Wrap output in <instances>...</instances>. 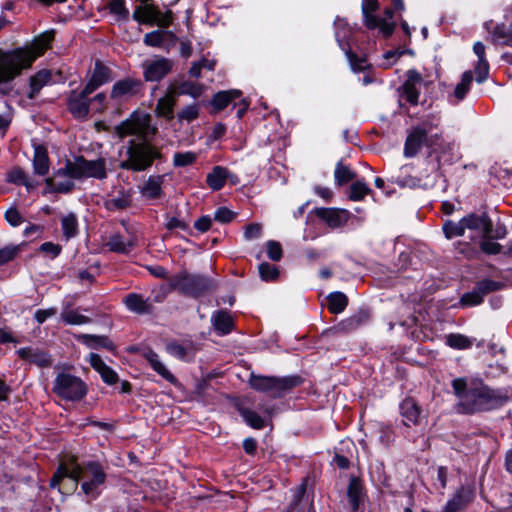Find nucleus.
<instances>
[{
	"mask_svg": "<svg viewBox=\"0 0 512 512\" xmlns=\"http://www.w3.org/2000/svg\"><path fill=\"white\" fill-rule=\"evenodd\" d=\"M475 339L459 333H450V348L464 350L472 347Z\"/></svg>",
	"mask_w": 512,
	"mask_h": 512,
	"instance_id": "obj_46",
	"label": "nucleus"
},
{
	"mask_svg": "<svg viewBox=\"0 0 512 512\" xmlns=\"http://www.w3.org/2000/svg\"><path fill=\"white\" fill-rule=\"evenodd\" d=\"M473 491L470 487H461L450 500V512H455L466 506L472 499Z\"/></svg>",
	"mask_w": 512,
	"mask_h": 512,
	"instance_id": "obj_39",
	"label": "nucleus"
},
{
	"mask_svg": "<svg viewBox=\"0 0 512 512\" xmlns=\"http://www.w3.org/2000/svg\"><path fill=\"white\" fill-rule=\"evenodd\" d=\"M400 413L404 418L403 423L406 426L416 425L419 421L421 408L412 398H406L400 404Z\"/></svg>",
	"mask_w": 512,
	"mask_h": 512,
	"instance_id": "obj_25",
	"label": "nucleus"
},
{
	"mask_svg": "<svg viewBox=\"0 0 512 512\" xmlns=\"http://www.w3.org/2000/svg\"><path fill=\"white\" fill-rule=\"evenodd\" d=\"M427 144V131L420 126L414 127L407 135L404 146V156L407 158L416 156L422 146Z\"/></svg>",
	"mask_w": 512,
	"mask_h": 512,
	"instance_id": "obj_15",
	"label": "nucleus"
},
{
	"mask_svg": "<svg viewBox=\"0 0 512 512\" xmlns=\"http://www.w3.org/2000/svg\"><path fill=\"white\" fill-rule=\"evenodd\" d=\"M248 382L255 391L266 393L272 398H281L300 386L303 383V378L299 375L277 377L251 373Z\"/></svg>",
	"mask_w": 512,
	"mask_h": 512,
	"instance_id": "obj_7",
	"label": "nucleus"
},
{
	"mask_svg": "<svg viewBox=\"0 0 512 512\" xmlns=\"http://www.w3.org/2000/svg\"><path fill=\"white\" fill-rule=\"evenodd\" d=\"M18 253V246H6L0 249V266L12 261Z\"/></svg>",
	"mask_w": 512,
	"mask_h": 512,
	"instance_id": "obj_57",
	"label": "nucleus"
},
{
	"mask_svg": "<svg viewBox=\"0 0 512 512\" xmlns=\"http://www.w3.org/2000/svg\"><path fill=\"white\" fill-rule=\"evenodd\" d=\"M199 111H200L199 104L195 103V104L187 105L177 113V118L180 122H183V121L192 122L193 120L198 118Z\"/></svg>",
	"mask_w": 512,
	"mask_h": 512,
	"instance_id": "obj_49",
	"label": "nucleus"
},
{
	"mask_svg": "<svg viewBox=\"0 0 512 512\" xmlns=\"http://www.w3.org/2000/svg\"><path fill=\"white\" fill-rule=\"evenodd\" d=\"M111 70L109 67L105 66L100 60L95 62V67L91 78L84 86L86 88V92H94L100 86L107 83L110 80Z\"/></svg>",
	"mask_w": 512,
	"mask_h": 512,
	"instance_id": "obj_17",
	"label": "nucleus"
},
{
	"mask_svg": "<svg viewBox=\"0 0 512 512\" xmlns=\"http://www.w3.org/2000/svg\"><path fill=\"white\" fill-rule=\"evenodd\" d=\"M503 286L504 284L502 282L490 279H484L476 284L477 289L481 292L483 297L490 292L500 290Z\"/></svg>",
	"mask_w": 512,
	"mask_h": 512,
	"instance_id": "obj_52",
	"label": "nucleus"
},
{
	"mask_svg": "<svg viewBox=\"0 0 512 512\" xmlns=\"http://www.w3.org/2000/svg\"><path fill=\"white\" fill-rule=\"evenodd\" d=\"M89 363L93 367V369L100 374L102 380L106 384L113 385L118 382L119 378L117 373L112 368L105 364L100 355L96 353H91L89 356Z\"/></svg>",
	"mask_w": 512,
	"mask_h": 512,
	"instance_id": "obj_18",
	"label": "nucleus"
},
{
	"mask_svg": "<svg viewBox=\"0 0 512 512\" xmlns=\"http://www.w3.org/2000/svg\"><path fill=\"white\" fill-rule=\"evenodd\" d=\"M476 81L483 83L489 75V64L487 60H478L475 66Z\"/></svg>",
	"mask_w": 512,
	"mask_h": 512,
	"instance_id": "obj_58",
	"label": "nucleus"
},
{
	"mask_svg": "<svg viewBox=\"0 0 512 512\" xmlns=\"http://www.w3.org/2000/svg\"><path fill=\"white\" fill-rule=\"evenodd\" d=\"M346 55L348 57L350 65L354 71L361 72L366 69L365 58L358 57L354 52H352L350 50L346 52Z\"/></svg>",
	"mask_w": 512,
	"mask_h": 512,
	"instance_id": "obj_61",
	"label": "nucleus"
},
{
	"mask_svg": "<svg viewBox=\"0 0 512 512\" xmlns=\"http://www.w3.org/2000/svg\"><path fill=\"white\" fill-rule=\"evenodd\" d=\"M347 497L352 511L356 512L359 509L361 501L364 497V486L358 477H350L347 487Z\"/></svg>",
	"mask_w": 512,
	"mask_h": 512,
	"instance_id": "obj_24",
	"label": "nucleus"
},
{
	"mask_svg": "<svg viewBox=\"0 0 512 512\" xmlns=\"http://www.w3.org/2000/svg\"><path fill=\"white\" fill-rule=\"evenodd\" d=\"M169 286L185 296L198 298L215 290L216 283L207 276L183 270L169 278Z\"/></svg>",
	"mask_w": 512,
	"mask_h": 512,
	"instance_id": "obj_8",
	"label": "nucleus"
},
{
	"mask_svg": "<svg viewBox=\"0 0 512 512\" xmlns=\"http://www.w3.org/2000/svg\"><path fill=\"white\" fill-rule=\"evenodd\" d=\"M175 96L189 95L194 99L199 98L204 90L205 86L202 83L192 80H181L169 88Z\"/></svg>",
	"mask_w": 512,
	"mask_h": 512,
	"instance_id": "obj_20",
	"label": "nucleus"
},
{
	"mask_svg": "<svg viewBox=\"0 0 512 512\" xmlns=\"http://www.w3.org/2000/svg\"><path fill=\"white\" fill-rule=\"evenodd\" d=\"M144 358L149 362L155 372L171 384L177 383V378L165 367L160 361L159 356L153 350H148L144 354Z\"/></svg>",
	"mask_w": 512,
	"mask_h": 512,
	"instance_id": "obj_30",
	"label": "nucleus"
},
{
	"mask_svg": "<svg viewBox=\"0 0 512 512\" xmlns=\"http://www.w3.org/2000/svg\"><path fill=\"white\" fill-rule=\"evenodd\" d=\"M483 301V295L481 292L475 287V289L471 292L465 293L460 300V304L462 306H475L480 304Z\"/></svg>",
	"mask_w": 512,
	"mask_h": 512,
	"instance_id": "obj_54",
	"label": "nucleus"
},
{
	"mask_svg": "<svg viewBox=\"0 0 512 512\" xmlns=\"http://www.w3.org/2000/svg\"><path fill=\"white\" fill-rule=\"evenodd\" d=\"M328 310L332 314H339L345 310L348 305V297L342 292H332L327 296Z\"/></svg>",
	"mask_w": 512,
	"mask_h": 512,
	"instance_id": "obj_41",
	"label": "nucleus"
},
{
	"mask_svg": "<svg viewBox=\"0 0 512 512\" xmlns=\"http://www.w3.org/2000/svg\"><path fill=\"white\" fill-rule=\"evenodd\" d=\"M173 66V60L165 57L145 61L142 65L143 77L147 82H158L172 71Z\"/></svg>",
	"mask_w": 512,
	"mask_h": 512,
	"instance_id": "obj_12",
	"label": "nucleus"
},
{
	"mask_svg": "<svg viewBox=\"0 0 512 512\" xmlns=\"http://www.w3.org/2000/svg\"><path fill=\"white\" fill-rule=\"evenodd\" d=\"M196 154L193 152L175 153L173 157V164L176 167H185L192 165L196 161Z\"/></svg>",
	"mask_w": 512,
	"mask_h": 512,
	"instance_id": "obj_55",
	"label": "nucleus"
},
{
	"mask_svg": "<svg viewBox=\"0 0 512 512\" xmlns=\"http://www.w3.org/2000/svg\"><path fill=\"white\" fill-rule=\"evenodd\" d=\"M472 83L473 72L467 70L461 75L460 81L455 85L453 92L450 93V104H458L464 100Z\"/></svg>",
	"mask_w": 512,
	"mask_h": 512,
	"instance_id": "obj_22",
	"label": "nucleus"
},
{
	"mask_svg": "<svg viewBox=\"0 0 512 512\" xmlns=\"http://www.w3.org/2000/svg\"><path fill=\"white\" fill-rule=\"evenodd\" d=\"M144 84L142 80L126 77L114 83L111 89L110 98L119 103L125 102L142 92Z\"/></svg>",
	"mask_w": 512,
	"mask_h": 512,
	"instance_id": "obj_11",
	"label": "nucleus"
},
{
	"mask_svg": "<svg viewBox=\"0 0 512 512\" xmlns=\"http://www.w3.org/2000/svg\"><path fill=\"white\" fill-rule=\"evenodd\" d=\"M92 92H86L84 87L81 91L72 90L67 97V110L76 119H86L90 111L89 96Z\"/></svg>",
	"mask_w": 512,
	"mask_h": 512,
	"instance_id": "obj_13",
	"label": "nucleus"
},
{
	"mask_svg": "<svg viewBox=\"0 0 512 512\" xmlns=\"http://www.w3.org/2000/svg\"><path fill=\"white\" fill-rule=\"evenodd\" d=\"M266 251L270 260L278 262L283 257L282 246L279 242L269 240L266 242Z\"/></svg>",
	"mask_w": 512,
	"mask_h": 512,
	"instance_id": "obj_53",
	"label": "nucleus"
},
{
	"mask_svg": "<svg viewBox=\"0 0 512 512\" xmlns=\"http://www.w3.org/2000/svg\"><path fill=\"white\" fill-rule=\"evenodd\" d=\"M176 96L169 89L167 95L161 97L156 104L155 113L158 117H163L166 120L174 118V107L176 105Z\"/></svg>",
	"mask_w": 512,
	"mask_h": 512,
	"instance_id": "obj_28",
	"label": "nucleus"
},
{
	"mask_svg": "<svg viewBox=\"0 0 512 512\" xmlns=\"http://www.w3.org/2000/svg\"><path fill=\"white\" fill-rule=\"evenodd\" d=\"M370 318L367 311H359L340 321L333 329L336 333H350L365 324Z\"/></svg>",
	"mask_w": 512,
	"mask_h": 512,
	"instance_id": "obj_21",
	"label": "nucleus"
},
{
	"mask_svg": "<svg viewBox=\"0 0 512 512\" xmlns=\"http://www.w3.org/2000/svg\"><path fill=\"white\" fill-rule=\"evenodd\" d=\"M132 206V192L121 189L117 196L106 199L104 207L109 211H122Z\"/></svg>",
	"mask_w": 512,
	"mask_h": 512,
	"instance_id": "obj_26",
	"label": "nucleus"
},
{
	"mask_svg": "<svg viewBox=\"0 0 512 512\" xmlns=\"http://www.w3.org/2000/svg\"><path fill=\"white\" fill-rule=\"evenodd\" d=\"M214 329L221 335L229 334L234 327V321L226 310H219L212 316Z\"/></svg>",
	"mask_w": 512,
	"mask_h": 512,
	"instance_id": "obj_31",
	"label": "nucleus"
},
{
	"mask_svg": "<svg viewBox=\"0 0 512 512\" xmlns=\"http://www.w3.org/2000/svg\"><path fill=\"white\" fill-rule=\"evenodd\" d=\"M334 175L338 186H342L354 180L357 176L355 171H353L349 166L343 164L341 161L337 163Z\"/></svg>",
	"mask_w": 512,
	"mask_h": 512,
	"instance_id": "obj_43",
	"label": "nucleus"
},
{
	"mask_svg": "<svg viewBox=\"0 0 512 512\" xmlns=\"http://www.w3.org/2000/svg\"><path fill=\"white\" fill-rule=\"evenodd\" d=\"M17 354L21 359L33 363L39 367H49L52 365L51 356L43 350L25 347L19 349Z\"/></svg>",
	"mask_w": 512,
	"mask_h": 512,
	"instance_id": "obj_19",
	"label": "nucleus"
},
{
	"mask_svg": "<svg viewBox=\"0 0 512 512\" xmlns=\"http://www.w3.org/2000/svg\"><path fill=\"white\" fill-rule=\"evenodd\" d=\"M106 246L112 252L127 254L135 246V240H125L122 235L113 234L109 237Z\"/></svg>",
	"mask_w": 512,
	"mask_h": 512,
	"instance_id": "obj_33",
	"label": "nucleus"
},
{
	"mask_svg": "<svg viewBox=\"0 0 512 512\" xmlns=\"http://www.w3.org/2000/svg\"><path fill=\"white\" fill-rule=\"evenodd\" d=\"M469 231L471 239L480 238V249L488 255H496L501 251L502 246L493 241L492 238V222L486 215L470 214L463 217L458 223L450 222V238L452 236H463L465 231Z\"/></svg>",
	"mask_w": 512,
	"mask_h": 512,
	"instance_id": "obj_6",
	"label": "nucleus"
},
{
	"mask_svg": "<svg viewBox=\"0 0 512 512\" xmlns=\"http://www.w3.org/2000/svg\"><path fill=\"white\" fill-rule=\"evenodd\" d=\"M166 350L168 353L179 359H184L187 355V349L176 341L168 343L166 345Z\"/></svg>",
	"mask_w": 512,
	"mask_h": 512,
	"instance_id": "obj_62",
	"label": "nucleus"
},
{
	"mask_svg": "<svg viewBox=\"0 0 512 512\" xmlns=\"http://www.w3.org/2000/svg\"><path fill=\"white\" fill-rule=\"evenodd\" d=\"M105 158H97L95 160H87L80 155L75 157L74 161L67 160L63 168L56 170L53 176L45 179L46 191L50 193H69L75 184L72 180L56 182L60 176H70L72 179L95 178L104 180L107 178V167Z\"/></svg>",
	"mask_w": 512,
	"mask_h": 512,
	"instance_id": "obj_5",
	"label": "nucleus"
},
{
	"mask_svg": "<svg viewBox=\"0 0 512 512\" xmlns=\"http://www.w3.org/2000/svg\"><path fill=\"white\" fill-rule=\"evenodd\" d=\"M107 7L110 13L118 16L119 19L128 20L129 10L126 8L125 0H109Z\"/></svg>",
	"mask_w": 512,
	"mask_h": 512,
	"instance_id": "obj_48",
	"label": "nucleus"
},
{
	"mask_svg": "<svg viewBox=\"0 0 512 512\" xmlns=\"http://www.w3.org/2000/svg\"><path fill=\"white\" fill-rule=\"evenodd\" d=\"M5 219L13 227H17L24 222V218L15 207H11L5 212Z\"/></svg>",
	"mask_w": 512,
	"mask_h": 512,
	"instance_id": "obj_60",
	"label": "nucleus"
},
{
	"mask_svg": "<svg viewBox=\"0 0 512 512\" xmlns=\"http://www.w3.org/2000/svg\"><path fill=\"white\" fill-rule=\"evenodd\" d=\"M376 21L378 22L376 28L380 30V32L385 38H388L393 34L394 29L396 27V24L394 22H387L386 19H381L379 17L376 18Z\"/></svg>",
	"mask_w": 512,
	"mask_h": 512,
	"instance_id": "obj_64",
	"label": "nucleus"
},
{
	"mask_svg": "<svg viewBox=\"0 0 512 512\" xmlns=\"http://www.w3.org/2000/svg\"><path fill=\"white\" fill-rule=\"evenodd\" d=\"M78 340L92 349L103 347L109 351L115 350L114 343L105 335L81 334L78 336Z\"/></svg>",
	"mask_w": 512,
	"mask_h": 512,
	"instance_id": "obj_32",
	"label": "nucleus"
},
{
	"mask_svg": "<svg viewBox=\"0 0 512 512\" xmlns=\"http://www.w3.org/2000/svg\"><path fill=\"white\" fill-rule=\"evenodd\" d=\"M50 160L48 151L43 145H37L34 149L33 170L39 176H45L49 172Z\"/></svg>",
	"mask_w": 512,
	"mask_h": 512,
	"instance_id": "obj_29",
	"label": "nucleus"
},
{
	"mask_svg": "<svg viewBox=\"0 0 512 512\" xmlns=\"http://www.w3.org/2000/svg\"><path fill=\"white\" fill-rule=\"evenodd\" d=\"M491 40L496 45L512 46V25H497L491 32Z\"/></svg>",
	"mask_w": 512,
	"mask_h": 512,
	"instance_id": "obj_36",
	"label": "nucleus"
},
{
	"mask_svg": "<svg viewBox=\"0 0 512 512\" xmlns=\"http://www.w3.org/2000/svg\"><path fill=\"white\" fill-rule=\"evenodd\" d=\"M7 181L16 185H23L27 189H33L35 187L29 180L26 172L19 166L13 167L7 172Z\"/></svg>",
	"mask_w": 512,
	"mask_h": 512,
	"instance_id": "obj_42",
	"label": "nucleus"
},
{
	"mask_svg": "<svg viewBox=\"0 0 512 512\" xmlns=\"http://www.w3.org/2000/svg\"><path fill=\"white\" fill-rule=\"evenodd\" d=\"M406 80L399 88L401 90V97L412 105L418 103L419 86L423 82V78L416 70H409L406 74Z\"/></svg>",
	"mask_w": 512,
	"mask_h": 512,
	"instance_id": "obj_14",
	"label": "nucleus"
},
{
	"mask_svg": "<svg viewBox=\"0 0 512 512\" xmlns=\"http://www.w3.org/2000/svg\"><path fill=\"white\" fill-rule=\"evenodd\" d=\"M132 18L141 24H157L159 27H169L173 20V12L167 10L162 13L154 4L139 5L135 8Z\"/></svg>",
	"mask_w": 512,
	"mask_h": 512,
	"instance_id": "obj_10",
	"label": "nucleus"
},
{
	"mask_svg": "<svg viewBox=\"0 0 512 512\" xmlns=\"http://www.w3.org/2000/svg\"><path fill=\"white\" fill-rule=\"evenodd\" d=\"M452 385L454 393L458 397L455 408L459 413L472 414L494 410L509 400L504 389H493L479 378H457Z\"/></svg>",
	"mask_w": 512,
	"mask_h": 512,
	"instance_id": "obj_2",
	"label": "nucleus"
},
{
	"mask_svg": "<svg viewBox=\"0 0 512 512\" xmlns=\"http://www.w3.org/2000/svg\"><path fill=\"white\" fill-rule=\"evenodd\" d=\"M119 138L137 136L127 143L126 158L119 163V168L132 172H142L149 169L155 160H161V148L151 143L158 129L152 125L150 114L134 111L130 117L115 126Z\"/></svg>",
	"mask_w": 512,
	"mask_h": 512,
	"instance_id": "obj_1",
	"label": "nucleus"
},
{
	"mask_svg": "<svg viewBox=\"0 0 512 512\" xmlns=\"http://www.w3.org/2000/svg\"><path fill=\"white\" fill-rule=\"evenodd\" d=\"M87 391V385L81 378L64 372L56 376L52 387L54 394L67 401H80Z\"/></svg>",
	"mask_w": 512,
	"mask_h": 512,
	"instance_id": "obj_9",
	"label": "nucleus"
},
{
	"mask_svg": "<svg viewBox=\"0 0 512 512\" xmlns=\"http://www.w3.org/2000/svg\"><path fill=\"white\" fill-rule=\"evenodd\" d=\"M167 33L168 32L161 31V30H155V31L149 32L144 36V43L147 46L160 47L164 41V36Z\"/></svg>",
	"mask_w": 512,
	"mask_h": 512,
	"instance_id": "obj_56",
	"label": "nucleus"
},
{
	"mask_svg": "<svg viewBox=\"0 0 512 512\" xmlns=\"http://www.w3.org/2000/svg\"><path fill=\"white\" fill-rule=\"evenodd\" d=\"M379 9L378 0H363L362 3V14L364 18V24L368 29H376L378 22L376 21L377 16L374 15Z\"/></svg>",
	"mask_w": 512,
	"mask_h": 512,
	"instance_id": "obj_34",
	"label": "nucleus"
},
{
	"mask_svg": "<svg viewBox=\"0 0 512 512\" xmlns=\"http://www.w3.org/2000/svg\"><path fill=\"white\" fill-rule=\"evenodd\" d=\"M62 230L67 239L76 236L78 232V222L74 214H69L62 218Z\"/></svg>",
	"mask_w": 512,
	"mask_h": 512,
	"instance_id": "obj_47",
	"label": "nucleus"
},
{
	"mask_svg": "<svg viewBox=\"0 0 512 512\" xmlns=\"http://www.w3.org/2000/svg\"><path fill=\"white\" fill-rule=\"evenodd\" d=\"M258 271L260 278L266 282L276 281L280 275L278 267L268 262L261 263L258 267Z\"/></svg>",
	"mask_w": 512,
	"mask_h": 512,
	"instance_id": "obj_45",
	"label": "nucleus"
},
{
	"mask_svg": "<svg viewBox=\"0 0 512 512\" xmlns=\"http://www.w3.org/2000/svg\"><path fill=\"white\" fill-rule=\"evenodd\" d=\"M236 410L243 417L244 421L254 429H262L265 426L264 420L255 411L244 407L242 404L235 405Z\"/></svg>",
	"mask_w": 512,
	"mask_h": 512,
	"instance_id": "obj_40",
	"label": "nucleus"
},
{
	"mask_svg": "<svg viewBox=\"0 0 512 512\" xmlns=\"http://www.w3.org/2000/svg\"><path fill=\"white\" fill-rule=\"evenodd\" d=\"M51 72L48 70H41L30 78V93L29 99H34L40 90L51 80Z\"/></svg>",
	"mask_w": 512,
	"mask_h": 512,
	"instance_id": "obj_37",
	"label": "nucleus"
},
{
	"mask_svg": "<svg viewBox=\"0 0 512 512\" xmlns=\"http://www.w3.org/2000/svg\"><path fill=\"white\" fill-rule=\"evenodd\" d=\"M236 214L227 207H220L216 210L214 219L220 223H230L234 220Z\"/></svg>",
	"mask_w": 512,
	"mask_h": 512,
	"instance_id": "obj_59",
	"label": "nucleus"
},
{
	"mask_svg": "<svg viewBox=\"0 0 512 512\" xmlns=\"http://www.w3.org/2000/svg\"><path fill=\"white\" fill-rule=\"evenodd\" d=\"M106 477L107 475L99 462L88 461L79 464L76 459L71 458L69 461L59 464L50 480V487L55 488L64 478H70L76 482L81 481V489L89 497L87 502H90L100 495V487L104 485Z\"/></svg>",
	"mask_w": 512,
	"mask_h": 512,
	"instance_id": "obj_4",
	"label": "nucleus"
},
{
	"mask_svg": "<svg viewBox=\"0 0 512 512\" xmlns=\"http://www.w3.org/2000/svg\"><path fill=\"white\" fill-rule=\"evenodd\" d=\"M106 94L101 92L95 95L93 98L89 97L90 108H92L95 112H102L106 108Z\"/></svg>",
	"mask_w": 512,
	"mask_h": 512,
	"instance_id": "obj_63",
	"label": "nucleus"
},
{
	"mask_svg": "<svg viewBox=\"0 0 512 512\" xmlns=\"http://www.w3.org/2000/svg\"><path fill=\"white\" fill-rule=\"evenodd\" d=\"M163 175L150 176L141 188V194L150 200L160 199L163 195Z\"/></svg>",
	"mask_w": 512,
	"mask_h": 512,
	"instance_id": "obj_27",
	"label": "nucleus"
},
{
	"mask_svg": "<svg viewBox=\"0 0 512 512\" xmlns=\"http://www.w3.org/2000/svg\"><path fill=\"white\" fill-rule=\"evenodd\" d=\"M62 320L67 324L80 325L90 323L91 319L87 316L80 314L76 310H68L62 313Z\"/></svg>",
	"mask_w": 512,
	"mask_h": 512,
	"instance_id": "obj_50",
	"label": "nucleus"
},
{
	"mask_svg": "<svg viewBox=\"0 0 512 512\" xmlns=\"http://www.w3.org/2000/svg\"><path fill=\"white\" fill-rule=\"evenodd\" d=\"M241 94L239 90L220 91L213 96L211 104L216 111H221Z\"/></svg>",
	"mask_w": 512,
	"mask_h": 512,
	"instance_id": "obj_35",
	"label": "nucleus"
},
{
	"mask_svg": "<svg viewBox=\"0 0 512 512\" xmlns=\"http://www.w3.org/2000/svg\"><path fill=\"white\" fill-rule=\"evenodd\" d=\"M315 214L331 228L345 225L349 218L348 211L335 208H317Z\"/></svg>",
	"mask_w": 512,
	"mask_h": 512,
	"instance_id": "obj_16",
	"label": "nucleus"
},
{
	"mask_svg": "<svg viewBox=\"0 0 512 512\" xmlns=\"http://www.w3.org/2000/svg\"><path fill=\"white\" fill-rule=\"evenodd\" d=\"M123 302L130 311L137 314H150L154 308L148 299L137 293H129Z\"/></svg>",
	"mask_w": 512,
	"mask_h": 512,
	"instance_id": "obj_23",
	"label": "nucleus"
},
{
	"mask_svg": "<svg viewBox=\"0 0 512 512\" xmlns=\"http://www.w3.org/2000/svg\"><path fill=\"white\" fill-rule=\"evenodd\" d=\"M372 190L368 185L362 181H355L351 184L348 197L352 201H361L364 197L370 194Z\"/></svg>",
	"mask_w": 512,
	"mask_h": 512,
	"instance_id": "obj_44",
	"label": "nucleus"
},
{
	"mask_svg": "<svg viewBox=\"0 0 512 512\" xmlns=\"http://www.w3.org/2000/svg\"><path fill=\"white\" fill-rule=\"evenodd\" d=\"M54 32L49 31L35 38L29 45L12 50L0 49V85L7 84L29 69L32 63L49 48ZM8 94L9 90L0 89Z\"/></svg>",
	"mask_w": 512,
	"mask_h": 512,
	"instance_id": "obj_3",
	"label": "nucleus"
},
{
	"mask_svg": "<svg viewBox=\"0 0 512 512\" xmlns=\"http://www.w3.org/2000/svg\"><path fill=\"white\" fill-rule=\"evenodd\" d=\"M306 487H307V478L303 479V482L296 488L293 500L285 510V512H294V511H301L298 508L299 503L301 502L302 498L304 497L306 493Z\"/></svg>",
	"mask_w": 512,
	"mask_h": 512,
	"instance_id": "obj_51",
	"label": "nucleus"
},
{
	"mask_svg": "<svg viewBox=\"0 0 512 512\" xmlns=\"http://www.w3.org/2000/svg\"><path fill=\"white\" fill-rule=\"evenodd\" d=\"M227 169L221 166H215L207 175V185L214 191L220 190L226 183Z\"/></svg>",
	"mask_w": 512,
	"mask_h": 512,
	"instance_id": "obj_38",
	"label": "nucleus"
}]
</instances>
